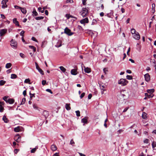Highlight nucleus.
I'll list each match as a JSON object with an SVG mask.
<instances>
[{
	"label": "nucleus",
	"instance_id": "nucleus-64",
	"mask_svg": "<svg viewBox=\"0 0 156 156\" xmlns=\"http://www.w3.org/2000/svg\"><path fill=\"white\" fill-rule=\"evenodd\" d=\"M79 153L80 156H86L85 154H84L82 153Z\"/></svg>",
	"mask_w": 156,
	"mask_h": 156
},
{
	"label": "nucleus",
	"instance_id": "nucleus-47",
	"mask_svg": "<svg viewBox=\"0 0 156 156\" xmlns=\"http://www.w3.org/2000/svg\"><path fill=\"white\" fill-rule=\"evenodd\" d=\"M24 33L25 31L24 30L22 31L20 33V35L22 36V37H23Z\"/></svg>",
	"mask_w": 156,
	"mask_h": 156
},
{
	"label": "nucleus",
	"instance_id": "nucleus-36",
	"mask_svg": "<svg viewBox=\"0 0 156 156\" xmlns=\"http://www.w3.org/2000/svg\"><path fill=\"white\" fill-rule=\"evenodd\" d=\"M25 101H26V98H23L22 99V102H21L20 105L24 104L25 103Z\"/></svg>",
	"mask_w": 156,
	"mask_h": 156
},
{
	"label": "nucleus",
	"instance_id": "nucleus-10",
	"mask_svg": "<svg viewBox=\"0 0 156 156\" xmlns=\"http://www.w3.org/2000/svg\"><path fill=\"white\" fill-rule=\"evenodd\" d=\"M126 95L123 94H122L121 92V94L119 95V97L120 99H121V101H124L126 99Z\"/></svg>",
	"mask_w": 156,
	"mask_h": 156
},
{
	"label": "nucleus",
	"instance_id": "nucleus-40",
	"mask_svg": "<svg viewBox=\"0 0 156 156\" xmlns=\"http://www.w3.org/2000/svg\"><path fill=\"white\" fill-rule=\"evenodd\" d=\"M126 78L128 80H131V79H132L133 77L131 76H130V75H127L126 76Z\"/></svg>",
	"mask_w": 156,
	"mask_h": 156
},
{
	"label": "nucleus",
	"instance_id": "nucleus-44",
	"mask_svg": "<svg viewBox=\"0 0 156 156\" xmlns=\"http://www.w3.org/2000/svg\"><path fill=\"white\" fill-rule=\"evenodd\" d=\"M8 98V97L5 96L3 98V100H4L5 101L6 103H7V101H8L7 98Z\"/></svg>",
	"mask_w": 156,
	"mask_h": 156
},
{
	"label": "nucleus",
	"instance_id": "nucleus-30",
	"mask_svg": "<svg viewBox=\"0 0 156 156\" xmlns=\"http://www.w3.org/2000/svg\"><path fill=\"white\" fill-rule=\"evenodd\" d=\"M6 81L3 80H0V86H2L4 85Z\"/></svg>",
	"mask_w": 156,
	"mask_h": 156
},
{
	"label": "nucleus",
	"instance_id": "nucleus-23",
	"mask_svg": "<svg viewBox=\"0 0 156 156\" xmlns=\"http://www.w3.org/2000/svg\"><path fill=\"white\" fill-rule=\"evenodd\" d=\"M20 9L22 12L23 14H26L27 12V10L25 8L21 7Z\"/></svg>",
	"mask_w": 156,
	"mask_h": 156
},
{
	"label": "nucleus",
	"instance_id": "nucleus-13",
	"mask_svg": "<svg viewBox=\"0 0 156 156\" xmlns=\"http://www.w3.org/2000/svg\"><path fill=\"white\" fill-rule=\"evenodd\" d=\"M42 115L44 116L45 118H47L49 115V113L47 111H44L43 112Z\"/></svg>",
	"mask_w": 156,
	"mask_h": 156
},
{
	"label": "nucleus",
	"instance_id": "nucleus-34",
	"mask_svg": "<svg viewBox=\"0 0 156 156\" xmlns=\"http://www.w3.org/2000/svg\"><path fill=\"white\" fill-rule=\"evenodd\" d=\"M152 147L154 148L156 147V142L153 141L152 144Z\"/></svg>",
	"mask_w": 156,
	"mask_h": 156
},
{
	"label": "nucleus",
	"instance_id": "nucleus-55",
	"mask_svg": "<svg viewBox=\"0 0 156 156\" xmlns=\"http://www.w3.org/2000/svg\"><path fill=\"white\" fill-rule=\"evenodd\" d=\"M92 97V94H90L88 95V99H90Z\"/></svg>",
	"mask_w": 156,
	"mask_h": 156
},
{
	"label": "nucleus",
	"instance_id": "nucleus-8",
	"mask_svg": "<svg viewBox=\"0 0 156 156\" xmlns=\"http://www.w3.org/2000/svg\"><path fill=\"white\" fill-rule=\"evenodd\" d=\"M133 37L136 40H139L140 38V36L139 33L137 32L133 35Z\"/></svg>",
	"mask_w": 156,
	"mask_h": 156
},
{
	"label": "nucleus",
	"instance_id": "nucleus-32",
	"mask_svg": "<svg viewBox=\"0 0 156 156\" xmlns=\"http://www.w3.org/2000/svg\"><path fill=\"white\" fill-rule=\"evenodd\" d=\"M131 33L132 34H135L137 32H136V30L134 28L132 29L131 30Z\"/></svg>",
	"mask_w": 156,
	"mask_h": 156
},
{
	"label": "nucleus",
	"instance_id": "nucleus-45",
	"mask_svg": "<svg viewBox=\"0 0 156 156\" xmlns=\"http://www.w3.org/2000/svg\"><path fill=\"white\" fill-rule=\"evenodd\" d=\"M20 57L23 58H24L25 57V55L22 53H20Z\"/></svg>",
	"mask_w": 156,
	"mask_h": 156
},
{
	"label": "nucleus",
	"instance_id": "nucleus-61",
	"mask_svg": "<svg viewBox=\"0 0 156 156\" xmlns=\"http://www.w3.org/2000/svg\"><path fill=\"white\" fill-rule=\"evenodd\" d=\"M104 13L103 12H101L100 14V15L101 17H102L104 16Z\"/></svg>",
	"mask_w": 156,
	"mask_h": 156
},
{
	"label": "nucleus",
	"instance_id": "nucleus-59",
	"mask_svg": "<svg viewBox=\"0 0 156 156\" xmlns=\"http://www.w3.org/2000/svg\"><path fill=\"white\" fill-rule=\"evenodd\" d=\"M33 107L34 108L37 109L38 108V107H37L36 105L35 104H34L33 105Z\"/></svg>",
	"mask_w": 156,
	"mask_h": 156
},
{
	"label": "nucleus",
	"instance_id": "nucleus-38",
	"mask_svg": "<svg viewBox=\"0 0 156 156\" xmlns=\"http://www.w3.org/2000/svg\"><path fill=\"white\" fill-rule=\"evenodd\" d=\"M1 103L0 102V103ZM4 110V107L2 105H0V112H3Z\"/></svg>",
	"mask_w": 156,
	"mask_h": 156
},
{
	"label": "nucleus",
	"instance_id": "nucleus-39",
	"mask_svg": "<svg viewBox=\"0 0 156 156\" xmlns=\"http://www.w3.org/2000/svg\"><path fill=\"white\" fill-rule=\"evenodd\" d=\"M75 112L76 113V115L77 116L79 117L80 116V112L79 111H76Z\"/></svg>",
	"mask_w": 156,
	"mask_h": 156
},
{
	"label": "nucleus",
	"instance_id": "nucleus-1",
	"mask_svg": "<svg viewBox=\"0 0 156 156\" xmlns=\"http://www.w3.org/2000/svg\"><path fill=\"white\" fill-rule=\"evenodd\" d=\"M128 81L126 79H121L118 81V83L122 86H125L128 83Z\"/></svg>",
	"mask_w": 156,
	"mask_h": 156
},
{
	"label": "nucleus",
	"instance_id": "nucleus-50",
	"mask_svg": "<svg viewBox=\"0 0 156 156\" xmlns=\"http://www.w3.org/2000/svg\"><path fill=\"white\" fill-rule=\"evenodd\" d=\"M46 83V81L45 80H43L42 81V84L43 85H44Z\"/></svg>",
	"mask_w": 156,
	"mask_h": 156
},
{
	"label": "nucleus",
	"instance_id": "nucleus-37",
	"mask_svg": "<svg viewBox=\"0 0 156 156\" xmlns=\"http://www.w3.org/2000/svg\"><path fill=\"white\" fill-rule=\"evenodd\" d=\"M44 18L43 16L37 17L35 18V19L37 20H40L43 19Z\"/></svg>",
	"mask_w": 156,
	"mask_h": 156
},
{
	"label": "nucleus",
	"instance_id": "nucleus-26",
	"mask_svg": "<svg viewBox=\"0 0 156 156\" xmlns=\"http://www.w3.org/2000/svg\"><path fill=\"white\" fill-rule=\"evenodd\" d=\"M70 104H66L65 105L66 108L68 110H69L71 109V107L70 106Z\"/></svg>",
	"mask_w": 156,
	"mask_h": 156
},
{
	"label": "nucleus",
	"instance_id": "nucleus-43",
	"mask_svg": "<svg viewBox=\"0 0 156 156\" xmlns=\"http://www.w3.org/2000/svg\"><path fill=\"white\" fill-rule=\"evenodd\" d=\"M70 144L73 146V145L75 144V142L73 141V139H72L70 141Z\"/></svg>",
	"mask_w": 156,
	"mask_h": 156
},
{
	"label": "nucleus",
	"instance_id": "nucleus-49",
	"mask_svg": "<svg viewBox=\"0 0 156 156\" xmlns=\"http://www.w3.org/2000/svg\"><path fill=\"white\" fill-rule=\"evenodd\" d=\"M33 13L34 14L35 16H37L38 14L37 12L35 10H34L33 11Z\"/></svg>",
	"mask_w": 156,
	"mask_h": 156
},
{
	"label": "nucleus",
	"instance_id": "nucleus-15",
	"mask_svg": "<svg viewBox=\"0 0 156 156\" xmlns=\"http://www.w3.org/2000/svg\"><path fill=\"white\" fill-rule=\"evenodd\" d=\"M84 71L86 73H89L91 71V70L90 68L87 67H86L85 66H84Z\"/></svg>",
	"mask_w": 156,
	"mask_h": 156
},
{
	"label": "nucleus",
	"instance_id": "nucleus-57",
	"mask_svg": "<svg viewBox=\"0 0 156 156\" xmlns=\"http://www.w3.org/2000/svg\"><path fill=\"white\" fill-rule=\"evenodd\" d=\"M23 94L25 96L27 94V91L26 90H24L23 92Z\"/></svg>",
	"mask_w": 156,
	"mask_h": 156
},
{
	"label": "nucleus",
	"instance_id": "nucleus-3",
	"mask_svg": "<svg viewBox=\"0 0 156 156\" xmlns=\"http://www.w3.org/2000/svg\"><path fill=\"white\" fill-rule=\"evenodd\" d=\"M64 33L69 36H71L74 34V33L72 32L71 30L66 27L64 30Z\"/></svg>",
	"mask_w": 156,
	"mask_h": 156
},
{
	"label": "nucleus",
	"instance_id": "nucleus-62",
	"mask_svg": "<svg viewBox=\"0 0 156 156\" xmlns=\"http://www.w3.org/2000/svg\"><path fill=\"white\" fill-rule=\"evenodd\" d=\"M1 18L2 19H5V16L4 15L1 14Z\"/></svg>",
	"mask_w": 156,
	"mask_h": 156
},
{
	"label": "nucleus",
	"instance_id": "nucleus-58",
	"mask_svg": "<svg viewBox=\"0 0 156 156\" xmlns=\"http://www.w3.org/2000/svg\"><path fill=\"white\" fill-rule=\"evenodd\" d=\"M46 8H46V7H43V9L41 11V13H43L44 12V9H46Z\"/></svg>",
	"mask_w": 156,
	"mask_h": 156
},
{
	"label": "nucleus",
	"instance_id": "nucleus-7",
	"mask_svg": "<svg viewBox=\"0 0 156 156\" xmlns=\"http://www.w3.org/2000/svg\"><path fill=\"white\" fill-rule=\"evenodd\" d=\"M14 139L16 142H19L21 141V136L19 134H17L14 136Z\"/></svg>",
	"mask_w": 156,
	"mask_h": 156
},
{
	"label": "nucleus",
	"instance_id": "nucleus-17",
	"mask_svg": "<svg viewBox=\"0 0 156 156\" xmlns=\"http://www.w3.org/2000/svg\"><path fill=\"white\" fill-rule=\"evenodd\" d=\"M71 74L74 75H76L77 74V69H73L71 71Z\"/></svg>",
	"mask_w": 156,
	"mask_h": 156
},
{
	"label": "nucleus",
	"instance_id": "nucleus-53",
	"mask_svg": "<svg viewBox=\"0 0 156 156\" xmlns=\"http://www.w3.org/2000/svg\"><path fill=\"white\" fill-rule=\"evenodd\" d=\"M148 141L149 140L148 139H146L144 140V143L148 144Z\"/></svg>",
	"mask_w": 156,
	"mask_h": 156
},
{
	"label": "nucleus",
	"instance_id": "nucleus-28",
	"mask_svg": "<svg viewBox=\"0 0 156 156\" xmlns=\"http://www.w3.org/2000/svg\"><path fill=\"white\" fill-rule=\"evenodd\" d=\"M60 70L63 73L66 72V69L63 66H61L59 67Z\"/></svg>",
	"mask_w": 156,
	"mask_h": 156
},
{
	"label": "nucleus",
	"instance_id": "nucleus-25",
	"mask_svg": "<svg viewBox=\"0 0 156 156\" xmlns=\"http://www.w3.org/2000/svg\"><path fill=\"white\" fill-rule=\"evenodd\" d=\"M2 119L4 121V122L5 123H8L9 122V120L7 118L6 116L5 115L3 116L2 118Z\"/></svg>",
	"mask_w": 156,
	"mask_h": 156
},
{
	"label": "nucleus",
	"instance_id": "nucleus-19",
	"mask_svg": "<svg viewBox=\"0 0 156 156\" xmlns=\"http://www.w3.org/2000/svg\"><path fill=\"white\" fill-rule=\"evenodd\" d=\"M57 147L55 144L52 145L51 146V149L53 151H55L57 150Z\"/></svg>",
	"mask_w": 156,
	"mask_h": 156
},
{
	"label": "nucleus",
	"instance_id": "nucleus-42",
	"mask_svg": "<svg viewBox=\"0 0 156 156\" xmlns=\"http://www.w3.org/2000/svg\"><path fill=\"white\" fill-rule=\"evenodd\" d=\"M29 94L30 95V98L31 99L33 97H35V94H32L30 92Z\"/></svg>",
	"mask_w": 156,
	"mask_h": 156
},
{
	"label": "nucleus",
	"instance_id": "nucleus-5",
	"mask_svg": "<svg viewBox=\"0 0 156 156\" xmlns=\"http://www.w3.org/2000/svg\"><path fill=\"white\" fill-rule=\"evenodd\" d=\"M35 64L36 65V69L40 73L42 74V75H44V73L43 71L38 66L37 62H35Z\"/></svg>",
	"mask_w": 156,
	"mask_h": 156
},
{
	"label": "nucleus",
	"instance_id": "nucleus-56",
	"mask_svg": "<svg viewBox=\"0 0 156 156\" xmlns=\"http://www.w3.org/2000/svg\"><path fill=\"white\" fill-rule=\"evenodd\" d=\"M14 8H15L16 9H20V8H21V7H19L17 5H15L14 6Z\"/></svg>",
	"mask_w": 156,
	"mask_h": 156
},
{
	"label": "nucleus",
	"instance_id": "nucleus-29",
	"mask_svg": "<svg viewBox=\"0 0 156 156\" xmlns=\"http://www.w3.org/2000/svg\"><path fill=\"white\" fill-rule=\"evenodd\" d=\"M12 66V64L11 63H7L5 65V67L7 69H9V68L11 67Z\"/></svg>",
	"mask_w": 156,
	"mask_h": 156
},
{
	"label": "nucleus",
	"instance_id": "nucleus-51",
	"mask_svg": "<svg viewBox=\"0 0 156 156\" xmlns=\"http://www.w3.org/2000/svg\"><path fill=\"white\" fill-rule=\"evenodd\" d=\"M46 91L50 93L51 94H52L53 93L52 91L50 89H48L46 90Z\"/></svg>",
	"mask_w": 156,
	"mask_h": 156
},
{
	"label": "nucleus",
	"instance_id": "nucleus-60",
	"mask_svg": "<svg viewBox=\"0 0 156 156\" xmlns=\"http://www.w3.org/2000/svg\"><path fill=\"white\" fill-rule=\"evenodd\" d=\"M121 11L122 13H123L125 12V10L123 8H121Z\"/></svg>",
	"mask_w": 156,
	"mask_h": 156
},
{
	"label": "nucleus",
	"instance_id": "nucleus-33",
	"mask_svg": "<svg viewBox=\"0 0 156 156\" xmlns=\"http://www.w3.org/2000/svg\"><path fill=\"white\" fill-rule=\"evenodd\" d=\"M147 92L149 94H151V93H152L154 92V89L147 90Z\"/></svg>",
	"mask_w": 156,
	"mask_h": 156
},
{
	"label": "nucleus",
	"instance_id": "nucleus-4",
	"mask_svg": "<svg viewBox=\"0 0 156 156\" xmlns=\"http://www.w3.org/2000/svg\"><path fill=\"white\" fill-rule=\"evenodd\" d=\"M10 45L12 48H16L17 47V42L12 39L11 41Z\"/></svg>",
	"mask_w": 156,
	"mask_h": 156
},
{
	"label": "nucleus",
	"instance_id": "nucleus-12",
	"mask_svg": "<svg viewBox=\"0 0 156 156\" xmlns=\"http://www.w3.org/2000/svg\"><path fill=\"white\" fill-rule=\"evenodd\" d=\"M145 80L147 82H149L150 80V76L148 73H147L144 75Z\"/></svg>",
	"mask_w": 156,
	"mask_h": 156
},
{
	"label": "nucleus",
	"instance_id": "nucleus-11",
	"mask_svg": "<svg viewBox=\"0 0 156 156\" xmlns=\"http://www.w3.org/2000/svg\"><path fill=\"white\" fill-rule=\"evenodd\" d=\"M7 32V30L6 29H3L0 30V36L4 35Z\"/></svg>",
	"mask_w": 156,
	"mask_h": 156
},
{
	"label": "nucleus",
	"instance_id": "nucleus-52",
	"mask_svg": "<svg viewBox=\"0 0 156 156\" xmlns=\"http://www.w3.org/2000/svg\"><path fill=\"white\" fill-rule=\"evenodd\" d=\"M69 2H70V3H72L73 2V0H67L66 1V3H68Z\"/></svg>",
	"mask_w": 156,
	"mask_h": 156
},
{
	"label": "nucleus",
	"instance_id": "nucleus-2",
	"mask_svg": "<svg viewBox=\"0 0 156 156\" xmlns=\"http://www.w3.org/2000/svg\"><path fill=\"white\" fill-rule=\"evenodd\" d=\"M80 13L83 17L86 16L88 13L87 9L86 8H83Z\"/></svg>",
	"mask_w": 156,
	"mask_h": 156
},
{
	"label": "nucleus",
	"instance_id": "nucleus-6",
	"mask_svg": "<svg viewBox=\"0 0 156 156\" xmlns=\"http://www.w3.org/2000/svg\"><path fill=\"white\" fill-rule=\"evenodd\" d=\"M8 1V0H3L2 2V8L4 9L7 7L6 3Z\"/></svg>",
	"mask_w": 156,
	"mask_h": 156
},
{
	"label": "nucleus",
	"instance_id": "nucleus-18",
	"mask_svg": "<svg viewBox=\"0 0 156 156\" xmlns=\"http://www.w3.org/2000/svg\"><path fill=\"white\" fill-rule=\"evenodd\" d=\"M13 22L15 24L18 26H19V24L18 21L17 20L16 18H14L13 19Z\"/></svg>",
	"mask_w": 156,
	"mask_h": 156
},
{
	"label": "nucleus",
	"instance_id": "nucleus-48",
	"mask_svg": "<svg viewBox=\"0 0 156 156\" xmlns=\"http://www.w3.org/2000/svg\"><path fill=\"white\" fill-rule=\"evenodd\" d=\"M31 40L34 41H35L36 42H37V40L36 39V38L35 37H32Z\"/></svg>",
	"mask_w": 156,
	"mask_h": 156
},
{
	"label": "nucleus",
	"instance_id": "nucleus-63",
	"mask_svg": "<svg viewBox=\"0 0 156 156\" xmlns=\"http://www.w3.org/2000/svg\"><path fill=\"white\" fill-rule=\"evenodd\" d=\"M52 156H59L58 153H56L53 154Z\"/></svg>",
	"mask_w": 156,
	"mask_h": 156
},
{
	"label": "nucleus",
	"instance_id": "nucleus-20",
	"mask_svg": "<svg viewBox=\"0 0 156 156\" xmlns=\"http://www.w3.org/2000/svg\"><path fill=\"white\" fill-rule=\"evenodd\" d=\"M14 101H15L13 99L9 98L8 100L7 103L10 104H12L13 103Z\"/></svg>",
	"mask_w": 156,
	"mask_h": 156
},
{
	"label": "nucleus",
	"instance_id": "nucleus-54",
	"mask_svg": "<svg viewBox=\"0 0 156 156\" xmlns=\"http://www.w3.org/2000/svg\"><path fill=\"white\" fill-rule=\"evenodd\" d=\"M129 108V107H126V108H125L123 111V112H125L127 111L128 109Z\"/></svg>",
	"mask_w": 156,
	"mask_h": 156
},
{
	"label": "nucleus",
	"instance_id": "nucleus-41",
	"mask_svg": "<svg viewBox=\"0 0 156 156\" xmlns=\"http://www.w3.org/2000/svg\"><path fill=\"white\" fill-rule=\"evenodd\" d=\"M97 23V21L96 20L93 19V20L92 23V25H94L96 24Z\"/></svg>",
	"mask_w": 156,
	"mask_h": 156
},
{
	"label": "nucleus",
	"instance_id": "nucleus-35",
	"mask_svg": "<svg viewBox=\"0 0 156 156\" xmlns=\"http://www.w3.org/2000/svg\"><path fill=\"white\" fill-rule=\"evenodd\" d=\"M24 82L26 83H28L29 84H31L30 83V80L29 79H25L24 81Z\"/></svg>",
	"mask_w": 156,
	"mask_h": 156
},
{
	"label": "nucleus",
	"instance_id": "nucleus-24",
	"mask_svg": "<svg viewBox=\"0 0 156 156\" xmlns=\"http://www.w3.org/2000/svg\"><path fill=\"white\" fill-rule=\"evenodd\" d=\"M147 114L145 112H143L142 113V117L144 119H146L147 118Z\"/></svg>",
	"mask_w": 156,
	"mask_h": 156
},
{
	"label": "nucleus",
	"instance_id": "nucleus-22",
	"mask_svg": "<svg viewBox=\"0 0 156 156\" xmlns=\"http://www.w3.org/2000/svg\"><path fill=\"white\" fill-rule=\"evenodd\" d=\"M14 130L15 132H18L20 131H21V129L20 127L18 126L17 127L15 128H14Z\"/></svg>",
	"mask_w": 156,
	"mask_h": 156
},
{
	"label": "nucleus",
	"instance_id": "nucleus-27",
	"mask_svg": "<svg viewBox=\"0 0 156 156\" xmlns=\"http://www.w3.org/2000/svg\"><path fill=\"white\" fill-rule=\"evenodd\" d=\"M38 148L37 146H36L35 148L32 149L30 151V152L31 153H34L36 151V150Z\"/></svg>",
	"mask_w": 156,
	"mask_h": 156
},
{
	"label": "nucleus",
	"instance_id": "nucleus-46",
	"mask_svg": "<svg viewBox=\"0 0 156 156\" xmlns=\"http://www.w3.org/2000/svg\"><path fill=\"white\" fill-rule=\"evenodd\" d=\"M85 95V93L84 92H83L82 93L81 95L80 96V97L81 99L82 98H83Z\"/></svg>",
	"mask_w": 156,
	"mask_h": 156
},
{
	"label": "nucleus",
	"instance_id": "nucleus-9",
	"mask_svg": "<svg viewBox=\"0 0 156 156\" xmlns=\"http://www.w3.org/2000/svg\"><path fill=\"white\" fill-rule=\"evenodd\" d=\"M89 22L88 18L87 17L80 20V22L82 24H84L85 23H88Z\"/></svg>",
	"mask_w": 156,
	"mask_h": 156
},
{
	"label": "nucleus",
	"instance_id": "nucleus-14",
	"mask_svg": "<svg viewBox=\"0 0 156 156\" xmlns=\"http://www.w3.org/2000/svg\"><path fill=\"white\" fill-rule=\"evenodd\" d=\"M100 87L101 90H103V91H101L102 94H103L104 93V91L106 90L105 89L106 87L105 85L104 84L103 85L101 84L100 85Z\"/></svg>",
	"mask_w": 156,
	"mask_h": 156
},
{
	"label": "nucleus",
	"instance_id": "nucleus-16",
	"mask_svg": "<svg viewBox=\"0 0 156 156\" xmlns=\"http://www.w3.org/2000/svg\"><path fill=\"white\" fill-rule=\"evenodd\" d=\"M88 117H85L81 119L82 122L84 124H87L88 123Z\"/></svg>",
	"mask_w": 156,
	"mask_h": 156
},
{
	"label": "nucleus",
	"instance_id": "nucleus-31",
	"mask_svg": "<svg viewBox=\"0 0 156 156\" xmlns=\"http://www.w3.org/2000/svg\"><path fill=\"white\" fill-rule=\"evenodd\" d=\"M17 76L15 74H12L11 75V79H15L16 78Z\"/></svg>",
	"mask_w": 156,
	"mask_h": 156
},
{
	"label": "nucleus",
	"instance_id": "nucleus-21",
	"mask_svg": "<svg viewBox=\"0 0 156 156\" xmlns=\"http://www.w3.org/2000/svg\"><path fill=\"white\" fill-rule=\"evenodd\" d=\"M145 95L146 97H148L149 98H152L154 96L153 94H148L147 93H145Z\"/></svg>",
	"mask_w": 156,
	"mask_h": 156
}]
</instances>
